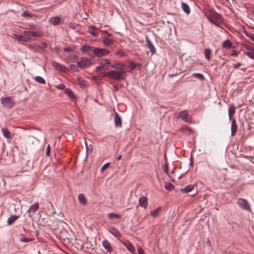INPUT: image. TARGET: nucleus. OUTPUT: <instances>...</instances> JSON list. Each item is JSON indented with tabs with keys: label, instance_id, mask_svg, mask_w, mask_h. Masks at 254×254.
<instances>
[{
	"label": "nucleus",
	"instance_id": "obj_1",
	"mask_svg": "<svg viewBox=\"0 0 254 254\" xmlns=\"http://www.w3.org/2000/svg\"><path fill=\"white\" fill-rule=\"evenodd\" d=\"M207 18L216 26H219L223 23V19L222 16L215 11L211 12L209 14H208Z\"/></svg>",
	"mask_w": 254,
	"mask_h": 254
},
{
	"label": "nucleus",
	"instance_id": "obj_2",
	"mask_svg": "<svg viewBox=\"0 0 254 254\" xmlns=\"http://www.w3.org/2000/svg\"><path fill=\"white\" fill-rule=\"evenodd\" d=\"M126 73L124 71H110L103 73V76L111 78L114 80H120L124 78Z\"/></svg>",
	"mask_w": 254,
	"mask_h": 254
},
{
	"label": "nucleus",
	"instance_id": "obj_3",
	"mask_svg": "<svg viewBox=\"0 0 254 254\" xmlns=\"http://www.w3.org/2000/svg\"><path fill=\"white\" fill-rule=\"evenodd\" d=\"M1 104L7 108H12L15 105V102L11 97H5L1 98Z\"/></svg>",
	"mask_w": 254,
	"mask_h": 254
},
{
	"label": "nucleus",
	"instance_id": "obj_4",
	"mask_svg": "<svg viewBox=\"0 0 254 254\" xmlns=\"http://www.w3.org/2000/svg\"><path fill=\"white\" fill-rule=\"evenodd\" d=\"M93 53L94 56H91L92 59L94 58V57H101L103 56L107 55L109 53V51L105 49L94 48L93 49Z\"/></svg>",
	"mask_w": 254,
	"mask_h": 254
},
{
	"label": "nucleus",
	"instance_id": "obj_5",
	"mask_svg": "<svg viewBox=\"0 0 254 254\" xmlns=\"http://www.w3.org/2000/svg\"><path fill=\"white\" fill-rule=\"evenodd\" d=\"M91 64V60L86 57L81 58L80 60L77 63V65L81 68L89 66Z\"/></svg>",
	"mask_w": 254,
	"mask_h": 254
},
{
	"label": "nucleus",
	"instance_id": "obj_6",
	"mask_svg": "<svg viewBox=\"0 0 254 254\" xmlns=\"http://www.w3.org/2000/svg\"><path fill=\"white\" fill-rule=\"evenodd\" d=\"M237 203L240 207L243 209L246 210L248 211L251 210L250 205L249 202L245 199L239 198L238 200Z\"/></svg>",
	"mask_w": 254,
	"mask_h": 254
},
{
	"label": "nucleus",
	"instance_id": "obj_7",
	"mask_svg": "<svg viewBox=\"0 0 254 254\" xmlns=\"http://www.w3.org/2000/svg\"><path fill=\"white\" fill-rule=\"evenodd\" d=\"M52 65L55 68L59 71L65 72L69 71L68 68H67L65 66L60 64L58 62H53L52 63Z\"/></svg>",
	"mask_w": 254,
	"mask_h": 254
},
{
	"label": "nucleus",
	"instance_id": "obj_8",
	"mask_svg": "<svg viewBox=\"0 0 254 254\" xmlns=\"http://www.w3.org/2000/svg\"><path fill=\"white\" fill-rule=\"evenodd\" d=\"M104 38L102 42L104 45L110 46L113 43V40L110 39L111 35L107 31H104Z\"/></svg>",
	"mask_w": 254,
	"mask_h": 254
},
{
	"label": "nucleus",
	"instance_id": "obj_9",
	"mask_svg": "<svg viewBox=\"0 0 254 254\" xmlns=\"http://www.w3.org/2000/svg\"><path fill=\"white\" fill-rule=\"evenodd\" d=\"M122 243L127 248L128 251H129L132 254H135V248L130 241L126 240L122 242Z\"/></svg>",
	"mask_w": 254,
	"mask_h": 254
},
{
	"label": "nucleus",
	"instance_id": "obj_10",
	"mask_svg": "<svg viewBox=\"0 0 254 254\" xmlns=\"http://www.w3.org/2000/svg\"><path fill=\"white\" fill-rule=\"evenodd\" d=\"M139 206L144 208L145 209H146L148 202L147 198L146 196H142L140 197L138 200Z\"/></svg>",
	"mask_w": 254,
	"mask_h": 254
},
{
	"label": "nucleus",
	"instance_id": "obj_11",
	"mask_svg": "<svg viewBox=\"0 0 254 254\" xmlns=\"http://www.w3.org/2000/svg\"><path fill=\"white\" fill-rule=\"evenodd\" d=\"M108 230L114 236L116 237L117 239H119L121 237V234L118 231V230L114 227H110L109 228Z\"/></svg>",
	"mask_w": 254,
	"mask_h": 254
},
{
	"label": "nucleus",
	"instance_id": "obj_12",
	"mask_svg": "<svg viewBox=\"0 0 254 254\" xmlns=\"http://www.w3.org/2000/svg\"><path fill=\"white\" fill-rule=\"evenodd\" d=\"M114 123L116 127H121L122 126V120L121 117L117 113H115L114 116Z\"/></svg>",
	"mask_w": 254,
	"mask_h": 254
},
{
	"label": "nucleus",
	"instance_id": "obj_13",
	"mask_svg": "<svg viewBox=\"0 0 254 254\" xmlns=\"http://www.w3.org/2000/svg\"><path fill=\"white\" fill-rule=\"evenodd\" d=\"M189 113L187 110H184L179 113V117L183 121L188 122L189 121Z\"/></svg>",
	"mask_w": 254,
	"mask_h": 254
},
{
	"label": "nucleus",
	"instance_id": "obj_14",
	"mask_svg": "<svg viewBox=\"0 0 254 254\" xmlns=\"http://www.w3.org/2000/svg\"><path fill=\"white\" fill-rule=\"evenodd\" d=\"M146 42L147 46L150 49V52H151V54L152 55L155 54L156 49H155L154 45H153V44L152 43V42L149 40V39L148 38V37H146Z\"/></svg>",
	"mask_w": 254,
	"mask_h": 254
},
{
	"label": "nucleus",
	"instance_id": "obj_15",
	"mask_svg": "<svg viewBox=\"0 0 254 254\" xmlns=\"http://www.w3.org/2000/svg\"><path fill=\"white\" fill-rule=\"evenodd\" d=\"M103 247L106 250V251L109 252L111 253L113 249L111 246L110 243L107 241V240H104L102 243Z\"/></svg>",
	"mask_w": 254,
	"mask_h": 254
},
{
	"label": "nucleus",
	"instance_id": "obj_16",
	"mask_svg": "<svg viewBox=\"0 0 254 254\" xmlns=\"http://www.w3.org/2000/svg\"><path fill=\"white\" fill-rule=\"evenodd\" d=\"M94 47L90 46L87 44H85L83 45L81 48V51L83 53H87L90 51L93 52V49H94Z\"/></svg>",
	"mask_w": 254,
	"mask_h": 254
},
{
	"label": "nucleus",
	"instance_id": "obj_17",
	"mask_svg": "<svg viewBox=\"0 0 254 254\" xmlns=\"http://www.w3.org/2000/svg\"><path fill=\"white\" fill-rule=\"evenodd\" d=\"M110 66L112 68H114L117 69L123 70L125 67V64L123 63H116L114 64H111Z\"/></svg>",
	"mask_w": 254,
	"mask_h": 254
},
{
	"label": "nucleus",
	"instance_id": "obj_18",
	"mask_svg": "<svg viewBox=\"0 0 254 254\" xmlns=\"http://www.w3.org/2000/svg\"><path fill=\"white\" fill-rule=\"evenodd\" d=\"M24 33L27 35L31 36L32 37H41L43 34L40 32L32 31H24Z\"/></svg>",
	"mask_w": 254,
	"mask_h": 254
},
{
	"label": "nucleus",
	"instance_id": "obj_19",
	"mask_svg": "<svg viewBox=\"0 0 254 254\" xmlns=\"http://www.w3.org/2000/svg\"><path fill=\"white\" fill-rule=\"evenodd\" d=\"M231 135L234 136L235 135L237 131V125L235 120H233L231 123Z\"/></svg>",
	"mask_w": 254,
	"mask_h": 254
},
{
	"label": "nucleus",
	"instance_id": "obj_20",
	"mask_svg": "<svg viewBox=\"0 0 254 254\" xmlns=\"http://www.w3.org/2000/svg\"><path fill=\"white\" fill-rule=\"evenodd\" d=\"M14 37L18 42H27L31 39L30 38L24 37L21 35L17 34H14Z\"/></svg>",
	"mask_w": 254,
	"mask_h": 254
},
{
	"label": "nucleus",
	"instance_id": "obj_21",
	"mask_svg": "<svg viewBox=\"0 0 254 254\" xmlns=\"http://www.w3.org/2000/svg\"><path fill=\"white\" fill-rule=\"evenodd\" d=\"M109 69V65L104 64L103 63L101 64L100 66L96 67L95 71L97 72H101L102 71L106 70Z\"/></svg>",
	"mask_w": 254,
	"mask_h": 254
},
{
	"label": "nucleus",
	"instance_id": "obj_22",
	"mask_svg": "<svg viewBox=\"0 0 254 254\" xmlns=\"http://www.w3.org/2000/svg\"><path fill=\"white\" fill-rule=\"evenodd\" d=\"M61 21V18L57 16L51 18L49 20V22L51 24L56 25L58 24Z\"/></svg>",
	"mask_w": 254,
	"mask_h": 254
},
{
	"label": "nucleus",
	"instance_id": "obj_23",
	"mask_svg": "<svg viewBox=\"0 0 254 254\" xmlns=\"http://www.w3.org/2000/svg\"><path fill=\"white\" fill-rule=\"evenodd\" d=\"M78 199L79 202L83 205H85L87 203L86 199L84 196V195L82 193H80L78 194Z\"/></svg>",
	"mask_w": 254,
	"mask_h": 254
},
{
	"label": "nucleus",
	"instance_id": "obj_24",
	"mask_svg": "<svg viewBox=\"0 0 254 254\" xmlns=\"http://www.w3.org/2000/svg\"><path fill=\"white\" fill-rule=\"evenodd\" d=\"M39 208V204L38 202H36L34 204L31 205L28 211V212H32L33 213H35Z\"/></svg>",
	"mask_w": 254,
	"mask_h": 254
},
{
	"label": "nucleus",
	"instance_id": "obj_25",
	"mask_svg": "<svg viewBox=\"0 0 254 254\" xmlns=\"http://www.w3.org/2000/svg\"><path fill=\"white\" fill-rule=\"evenodd\" d=\"M1 132L4 137H5L6 138L10 139L11 138L10 132L6 128H2Z\"/></svg>",
	"mask_w": 254,
	"mask_h": 254
},
{
	"label": "nucleus",
	"instance_id": "obj_26",
	"mask_svg": "<svg viewBox=\"0 0 254 254\" xmlns=\"http://www.w3.org/2000/svg\"><path fill=\"white\" fill-rule=\"evenodd\" d=\"M162 208L161 207H158L156 209H155L154 211H151L150 212V215L152 217L154 218L157 217L159 214L160 211H161Z\"/></svg>",
	"mask_w": 254,
	"mask_h": 254
},
{
	"label": "nucleus",
	"instance_id": "obj_27",
	"mask_svg": "<svg viewBox=\"0 0 254 254\" xmlns=\"http://www.w3.org/2000/svg\"><path fill=\"white\" fill-rule=\"evenodd\" d=\"M64 92H65V94L68 96L69 98H70L72 99H74L75 98V96L74 94H73V92L70 89H69V88L65 89L64 90Z\"/></svg>",
	"mask_w": 254,
	"mask_h": 254
},
{
	"label": "nucleus",
	"instance_id": "obj_28",
	"mask_svg": "<svg viewBox=\"0 0 254 254\" xmlns=\"http://www.w3.org/2000/svg\"><path fill=\"white\" fill-rule=\"evenodd\" d=\"M182 8L183 10V11L187 14H189L190 13V9L188 4L185 2H183L182 3Z\"/></svg>",
	"mask_w": 254,
	"mask_h": 254
},
{
	"label": "nucleus",
	"instance_id": "obj_29",
	"mask_svg": "<svg viewBox=\"0 0 254 254\" xmlns=\"http://www.w3.org/2000/svg\"><path fill=\"white\" fill-rule=\"evenodd\" d=\"M232 44L231 42L228 39L224 41L222 44V47L223 48L230 49L232 47Z\"/></svg>",
	"mask_w": 254,
	"mask_h": 254
},
{
	"label": "nucleus",
	"instance_id": "obj_30",
	"mask_svg": "<svg viewBox=\"0 0 254 254\" xmlns=\"http://www.w3.org/2000/svg\"><path fill=\"white\" fill-rule=\"evenodd\" d=\"M204 53L205 59L208 61H210L211 50L210 49H206L204 50Z\"/></svg>",
	"mask_w": 254,
	"mask_h": 254
},
{
	"label": "nucleus",
	"instance_id": "obj_31",
	"mask_svg": "<svg viewBox=\"0 0 254 254\" xmlns=\"http://www.w3.org/2000/svg\"><path fill=\"white\" fill-rule=\"evenodd\" d=\"M18 217L16 215H12L10 217H9L7 219V224L8 225H11L15 221H16Z\"/></svg>",
	"mask_w": 254,
	"mask_h": 254
},
{
	"label": "nucleus",
	"instance_id": "obj_32",
	"mask_svg": "<svg viewBox=\"0 0 254 254\" xmlns=\"http://www.w3.org/2000/svg\"><path fill=\"white\" fill-rule=\"evenodd\" d=\"M108 217L110 219H120L121 218V215L118 214L114 213H110L108 215Z\"/></svg>",
	"mask_w": 254,
	"mask_h": 254
},
{
	"label": "nucleus",
	"instance_id": "obj_33",
	"mask_svg": "<svg viewBox=\"0 0 254 254\" xmlns=\"http://www.w3.org/2000/svg\"><path fill=\"white\" fill-rule=\"evenodd\" d=\"M194 187L193 185H189L186 186L182 190L185 191L186 193L190 192L193 190Z\"/></svg>",
	"mask_w": 254,
	"mask_h": 254
},
{
	"label": "nucleus",
	"instance_id": "obj_34",
	"mask_svg": "<svg viewBox=\"0 0 254 254\" xmlns=\"http://www.w3.org/2000/svg\"><path fill=\"white\" fill-rule=\"evenodd\" d=\"M165 188L167 190H171L174 189V186L171 183L167 182L165 184Z\"/></svg>",
	"mask_w": 254,
	"mask_h": 254
},
{
	"label": "nucleus",
	"instance_id": "obj_35",
	"mask_svg": "<svg viewBox=\"0 0 254 254\" xmlns=\"http://www.w3.org/2000/svg\"><path fill=\"white\" fill-rule=\"evenodd\" d=\"M192 76L199 79L200 80H204L205 79L204 76L201 73H195L192 74Z\"/></svg>",
	"mask_w": 254,
	"mask_h": 254
},
{
	"label": "nucleus",
	"instance_id": "obj_36",
	"mask_svg": "<svg viewBox=\"0 0 254 254\" xmlns=\"http://www.w3.org/2000/svg\"><path fill=\"white\" fill-rule=\"evenodd\" d=\"M235 108L233 106L230 107L228 110V114H229L230 120L231 119V117L234 115V114H235Z\"/></svg>",
	"mask_w": 254,
	"mask_h": 254
},
{
	"label": "nucleus",
	"instance_id": "obj_37",
	"mask_svg": "<svg viewBox=\"0 0 254 254\" xmlns=\"http://www.w3.org/2000/svg\"><path fill=\"white\" fill-rule=\"evenodd\" d=\"M35 80L38 83L41 84H45L46 81L45 79L40 76H37L35 78Z\"/></svg>",
	"mask_w": 254,
	"mask_h": 254
},
{
	"label": "nucleus",
	"instance_id": "obj_38",
	"mask_svg": "<svg viewBox=\"0 0 254 254\" xmlns=\"http://www.w3.org/2000/svg\"><path fill=\"white\" fill-rule=\"evenodd\" d=\"M34 239L32 238L22 237L20 238V241L24 243H29L32 241Z\"/></svg>",
	"mask_w": 254,
	"mask_h": 254
},
{
	"label": "nucleus",
	"instance_id": "obj_39",
	"mask_svg": "<svg viewBox=\"0 0 254 254\" xmlns=\"http://www.w3.org/2000/svg\"><path fill=\"white\" fill-rule=\"evenodd\" d=\"M39 49H42L47 47V44L46 42H41L37 44Z\"/></svg>",
	"mask_w": 254,
	"mask_h": 254
},
{
	"label": "nucleus",
	"instance_id": "obj_40",
	"mask_svg": "<svg viewBox=\"0 0 254 254\" xmlns=\"http://www.w3.org/2000/svg\"><path fill=\"white\" fill-rule=\"evenodd\" d=\"M21 15L23 17H27H27H37L35 14L28 13L26 11H24L23 12H22V13L21 14Z\"/></svg>",
	"mask_w": 254,
	"mask_h": 254
},
{
	"label": "nucleus",
	"instance_id": "obj_41",
	"mask_svg": "<svg viewBox=\"0 0 254 254\" xmlns=\"http://www.w3.org/2000/svg\"><path fill=\"white\" fill-rule=\"evenodd\" d=\"M95 29V27L93 25H90L89 26V32L90 33V34L94 36V37H96V35L94 31V29Z\"/></svg>",
	"mask_w": 254,
	"mask_h": 254
},
{
	"label": "nucleus",
	"instance_id": "obj_42",
	"mask_svg": "<svg viewBox=\"0 0 254 254\" xmlns=\"http://www.w3.org/2000/svg\"><path fill=\"white\" fill-rule=\"evenodd\" d=\"M128 63H129L128 67L129 69H130L131 70H133L135 68L136 64L135 63L131 61L130 60H129Z\"/></svg>",
	"mask_w": 254,
	"mask_h": 254
},
{
	"label": "nucleus",
	"instance_id": "obj_43",
	"mask_svg": "<svg viewBox=\"0 0 254 254\" xmlns=\"http://www.w3.org/2000/svg\"><path fill=\"white\" fill-rule=\"evenodd\" d=\"M243 47L247 49V50H249L251 51H252L254 50V48H253L252 46H251V45L248 44H246V43H244L243 44Z\"/></svg>",
	"mask_w": 254,
	"mask_h": 254
},
{
	"label": "nucleus",
	"instance_id": "obj_44",
	"mask_svg": "<svg viewBox=\"0 0 254 254\" xmlns=\"http://www.w3.org/2000/svg\"><path fill=\"white\" fill-rule=\"evenodd\" d=\"M244 33L247 36L250 38L253 41H254V34L249 32L247 31H245Z\"/></svg>",
	"mask_w": 254,
	"mask_h": 254
},
{
	"label": "nucleus",
	"instance_id": "obj_45",
	"mask_svg": "<svg viewBox=\"0 0 254 254\" xmlns=\"http://www.w3.org/2000/svg\"><path fill=\"white\" fill-rule=\"evenodd\" d=\"M245 54L251 59L254 60V50L252 51L247 52Z\"/></svg>",
	"mask_w": 254,
	"mask_h": 254
},
{
	"label": "nucleus",
	"instance_id": "obj_46",
	"mask_svg": "<svg viewBox=\"0 0 254 254\" xmlns=\"http://www.w3.org/2000/svg\"><path fill=\"white\" fill-rule=\"evenodd\" d=\"M163 170L168 175H169V167L167 163H165L163 165Z\"/></svg>",
	"mask_w": 254,
	"mask_h": 254
},
{
	"label": "nucleus",
	"instance_id": "obj_47",
	"mask_svg": "<svg viewBox=\"0 0 254 254\" xmlns=\"http://www.w3.org/2000/svg\"><path fill=\"white\" fill-rule=\"evenodd\" d=\"M69 69H68L69 70L70 69V70H72L74 71H77L78 70V69L76 67V65H75V64H71L70 65H69Z\"/></svg>",
	"mask_w": 254,
	"mask_h": 254
},
{
	"label": "nucleus",
	"instance_id": "obj_48",
	"mask_svg": "<svg viewBox=\"0 0 254 254\" xmlns=\"http://www.w3.org/2000/svg\"><path fill=\"white\" fill-rule=\"evenodd\" d=\"M50 155V145L49 144L47 148H46V155L47 156H49Z\"/></svg>",
	"mask_w": 254,
	"mask_h": 254
},
{
	"label": "nucleus",
	"instance_id": "obj_49",
	"mask_svg": "<svg viewBox=\"0 0 254 254\" xmlns=\"http://www.w3.org/2000/svg\"><path fill=\"white\" fill-rule=\"evenodd\" d=\"M110 163H107L105 164L101 169V172H103L104 170L107 169L110 165Z\"/></svg>",
	"mask_w": 254,
	"mask_h": 254
},
{
	"label": "nucleus",
	"instance_id": "obj_50",
	"mask_svg": "<svg viewBox=\"0 0 254 254\" xmlns=\"http://www.w3.org/2000/svg\"><path fill=\"white\" fill-rule=\"evenodd\" d=\"M68 26L72 29H75V24L72 23V22H69L68 23Z\"/></svg>",
	"mask_w": 254,
	"mask_h": 254
},
{
	"label": "nucleus",
	"instance_id": "obj_51",
	"mask_svg": "<svg viewBox=\"0 0 254 254\" xmlns=\"http://www.w3.org/2000/svg\"><path fill=\"white\" fill-rule=\"evenodd\" d=\"M77 58H78V57L76 55L73 54H71L69 55L68 59L69 60H72V59L76 60Z\"/></svg>",
	"mask_w": 254,
	"mask_h": 254
},
{
	"label": "nucleus",
	"instance_id": "obj_52",
	"mask_svg": "<svg viewBox=\"0 0 254 254\" xmlns=\"http://www.w3.org/2000/svg\"><path fill=\"white\" fill-rule=\"evenodd\" d=\"M64 51L65 52H72L73 51V49L69 47H65L64 49Z\"/></svg>",
	"mask_w": 254,
	"mask_h": 254
},
{
	"label": "nucleus",
	"instance_id": "obj_53",
	"mask_svg": "<svg viewBox=\"0 0 254 254\" xmlns=\"http://www.w3.org/2000/svg\"><path fill=\"white\" fill-rule=\"evenodd\" d=\"M242 65H243V64H242V63H238V64H233V67L237 69L239 68V67Z\"/></svg>",
	"mask_w": 254,
	"mask_h": 254
},
{
	"label": "nucleus",
	"instance_id": "obj_54",
	"mask_svg": "<svg viewBox=\"0 0 254 254\" xmlns=\"http://www.w3.org/2000/svg\"><path fill=\"white\" fill-rule=\"evenodd\" d=\"M137 251H138V254H145L142 249L140 247H138L137 248Z\"/></svg>",
	"mask_w": 254,
	"mask_h": 254
},
{
	"label": "nucleus",
	"instance_id": "obj_55",
	"mask_svg": "<svg viewBox=\"0 0 254 254\" xmlns=\"http://www.w3.org/2000/svg\"><path fill=\"white\" fill-rule=\"evenodd\" d=\"M57 87L59 89L63 90L65 88V85L64 84L62 83L59 84Z\"/></svg>",
	"mask_w": 254,
	"mask_h": 254
},
{
	"label": "nucleus",
	"instance_id": "obj_56",
	"mask_svg": "<svg viewBox=\"0 0 254 254\" xmlns=\"http://www.w3.org/2000/svg\"><path fill=\"white\" fill-rule=\"evenodd\" d=\"M103 64H106V65H109L111 64L110 62V61L108 60V59H105L104 60V63H103Z\"/></svg>",
	"mask_w": 254,
	"mask_h": 254
},
{
	"label": "nucleus",
	"instance_id": "obj_57",
	"mask_svg": "<svg viewBox=\"0 0 254 254\" xmlns=\"http://www.w3.org/2000/svg\"><path fill=\"white\" fill-rule=\"evenodd\" d=\"M33 50H38V46H37V45H30V46Z\"/></svg>",
	"mask_w": 254,
	"mask_h": 254
},
{
	"label": "nucleus",
	"instance_id": "obj_58",
	"mask_svg": "<svg viewBox=\"0 0 254 254\" xmlns=\"http://www.w3.org/2000/svg\"><path fill=\"white\" fill-rule=\"evenodd\" d=\"M247 67H242V68H240V70L243 71H245L247 70Z\"/></svg>",
	"mask_w": 254,
	"mask_h": 254
},
{
	"label": "nucleus",
	"instance_id": "obj_59",
	"mask_svg": "<svg viewBox=\"0 0 254 254\" xmlns=\"http://www.w3.org/2000/svg\"><path fill=\"white\" fill-rule=\"evenodd\" d=\"M80 84L82 86H85V82L84 81H82L80 82Z\"/></svg>",
	"mask_w": 254,
	"mask_h": 254
},
{
	"label": "nucleus",
	"instance_id": "obj_60",
	"mask_svg": "<svg viewBox=\"0 0 254 254\" xmlns=\"http://www.w3.org/2000/svg\"><path fill=\"white\" fill-rule=\"evenodd\" d=\"M117 54L118 55H120L121 57L123 56V55H122V53H121V52H118L117 53Z\"/></svg>",
	"mask_w": 254,
	"mask_h": 254
},
{
	"label": "nucleus",
	"instance_id": "obj_61",
	"mask_svg": "<svg viewBox=\"0 0 254 254\" xmlns=\"http://www.w3.org/2000/svg\"><path fill=\"white\" fill-rule=\"evenodd\" d=\"M121 158H122V155H119V156L118 157V158H117V160H120L121 159Z\"/></svg>",
	"mask_w": 254,
	"mask_h": 254
},
{
	"label": "nucleus",
	"instance_id": "obj_62",
	"mask_svg": "<svg viewBox=\"0 0 254 254\" xmlns=\"http://www.w3.org/2000/svg\"><path fill=\"white\" fill-rule=\"evenodd\" d=\"M30 29H35V25H32L30 26Z\"/></svg>",
	"mask_w": 254,
	"mask_h": 254
},
{
	"label": "nucleus",
	"instance_id": "obj_63",
	"mask_svg": "<svg viewBox=\"0 0 254 254\" xmlns=\"http://www.w3.org/2000/svg\"><path fill=\"white\" fill-rule=\"evenodd\" d=\"M206 243L208 244V245H210V240H208L206 242Z\"/></svg>",
	"mask_w": 254,
	"mask_h": 254
},
{
	"label": "nucleus",
	"instance_id": "obj_64",
	"mask_svg": "<svg viewBox=\"0 0 254 254\" xmlns=\"http://www.w3.org/2000/svg\"><path fill=\"white\" fill-rule=\"evenodd\" d=\"M236 51H234V53L232 54V56H234V55H236Z\"/></svg>",
	"mask_w": 254,
	"mask_h": 254
}]
</instances>
